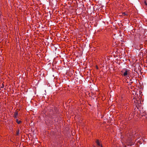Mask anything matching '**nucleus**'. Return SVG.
Masks as SVG:
<instances>
[{"mask_svg":"<svg viewBox=\"0 0 147 147\" xmlns=\"http://www.w3.org/2000/svg\"><path fill=\"white\" fill-rule=\"evenodd\" d=\"M129 74V71L128 70H125L122 75L123 76H126Z\"/></svg>","mask_w":147,"mask_h":147,"instance_id":"nucleus-1","label":"nucleus"},{"mask_svg":"<svg viewBox=\"0 0 147 147\" xmlns=\"http://www.w3.org/2000/svg\"><path fill=\"white\" fill-rule=\"evenodd\" d=\"M134 102L136 106L137 105H138V104H139V103L140 102V100H137L135 99L134 100Z\"/></svg>","mask_w":147,"mask_h":147,"instance_id":"nucleus-2","label":"nucleus"},{"mask_svg":"<svg viewBox=\"0 0 147 147\" xmlns=\"http://www.w3.org/2000/svg\"><path fill=\"white\" fill-rule=\"evenodd\" d=\"M18 115V112H16L14 114V117L15 118H16Z\"/></svg>","mask_w":147,"mask_h":147,"instance_id":"nucleus-3","label":"nucleus"},{"mask_svg":"<svg viewBox=\"0 0 147 147\" xmlns=\"http://www.w3.org/2000/svg\"><path fill=\"white\" fill-rule=\"evenodd\" d=\"M96 144H97L98 146H100V144L99 142V141L98 140H96Z\"/></svg>","mask_w":147,"mask_h":147,"instance_id":"nucleus-4","label":"nucleus"},{"mask_svg":"<svg viewBox=\"0 0 147 147\" xmlns=\"http://www.w3.org/2000/svg\"><path fill=\"white\" fill-rule=\"evenodd\" d=\"M16 120L18 124H20L21 123V121L20 120L19 121L17 119H16Z\"/></svg>","mask_w":147,"mask_h":147,"instance_id":"nucleus-5","label":"nucleus"},{"mask_svg":"<svg viewBox=\"0 0 147 147\" xmlns=\"http://www.w3.org/2000/svg\"><path fill=\"white\" fill-rule=\"evenodd\" d=\"M144 3L145 5H146L147 6V3H146V1H144Z\"/></svg>","mask_w":147,"mask_h":147,"instance_id":"nucleus-6","label":"nucleus"},{"mask_svg":"<svg viewBox=\"0 0 147 147\" xmlns=\"http://www.w3.org/2000/svg\"><path fill=\"white\" fill-rule=\"evenodd\" d=\"M123 15H126V14L125 12H124L123 13Z\"/></svg>","mask_w":147,"mask_h":147,"instance_id":"nucleus-7","label":"nucleus"},{"mask_svg":"<svg viewBox=\"0 0 147 147\" xmlns=\"http://www.w3.org/2000/svg\"><path fill=\"white\" fill-rule=\"evenodd\" d=\"M19 134V132H18L17 133V135H18Z\"/></svg>","mask_w":147,"mask_h":147,"instance_id":"nucleus-8","label":"nucleus"},{"mask_svg":"<svg viewBox=\"0 0 147 147\" xmlns=\"http://www.w3.org/2000/svg\"><path fill=\"white\" fill-rule=\"evenodd\" d=\"M101 147H102V146L101 145Z\"/></svg>","mask_w":147,"mask_h":147,"instance_id":"nucleus-9","label":"nucleus"}]
</instances>
